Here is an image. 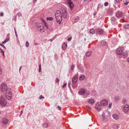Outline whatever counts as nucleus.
<instances>
[{
	"label": "nucleus",
	"mask_w": 129,
	"mask_h": 129,
	"mask_svg": "<svg viewBox=\"0 0 129 129\" xmlns=\"http://www.w3.org/2000/svg\"><path fill=\"white\" fill-rule=\"evenodd\" d=\"M78 73H76L73 77L72 80V81L73 84H76L77 79H78Z\"/></svg>",
	"instance_id": "39448f33"
},
{
	"label": "nucleus",
	"mask_w": 129,
	"mask_h": 129,
	"mask_svg": "<svg viewBox=\"0 0 129 129\" xmlns=\"http://www.w3.org/2000/svg\"><path fill=\"white\" fill-rule=\"evenodd\" d=\"M39 72H41V64L40 65H39Z\"/></svg>",
	"instance_id": "a19ab883"
},
{
	"label": "nucleus",
	"mask_w": 129,
	"mask_h": 129,
	"mask_svg": "<svg viewBox=\"0 0 129 129\" xmlns=\"http://www.w3.org/2000/svg\"><path fill=\"white\" fill-rule=\"evenodd\" d=\"M96 33L97 34L102 35L104 32V30L101 28H98L96 30Z\"/></svg>",
	"instance_id": "f8f14e48"
},
{
	"label": "nucleus",
	"mask_w": 129,
	"mask_h": 129,
	"mask_svg": "<svg viewBox=\"0 0 129 129\" xmlns=\"http://www.w3.org/2000/svg\"><path fill=\"white\" fill-rule=\"evenodd\" d=\"M122 54L123 55V58H126L127 56V53L126 52L123 53V54Z\"/></svg>",
	"instance_id": "4be33fe9"
},
{
	"label": "nucleus",
	"mask_w": 129,
	"mask_h": 129,
	"mask_svg": "<svg viewBox=\"0 0 129 129\" xmlns=\"http://www.w3.org/2000/svg\"><path fill=\"white\" fill-rule=\"evenodd\" d=\"M104 113H103V114L102 115V117L103 118H105V116L104 115Z\"/></svg>",
	"instance_id": "864d4df0"
},
{
	"label": "nucleus",
	"mask_w": 129,
	"mask_h": 129,
	"mask_svg": "<svg viewBox=\"0 0 129 129\" xmlns=\"http://www.w3.org/2000/svg\"><path fill=\"white\" fill-rule=\"evenodd\" d=\"M110 11V10H109L108 11V14H109V11Z\"/></svg>",
	"instance_id": "680f3d73"
},
{
	"label": "nucleus",
	"mask_w": 129,
	"mask_h": 129,
	"mask_svg": "<svg viewBox=\"0 0 129 129\" xmlns=\"http://www.w3.org/2000/svg\"><path fill=\"white\" fill-rule=\"evenodd\" d=\"M9 41V39L8 38H6L5 39V41L2 42V43L3 44H5L6 42H8Z\"/></svg>",
	"instance_id": "b1692460"
},
{
	"label": "nucleus",
	"mask_w": 129,
	"mask_h": 129,
	"mask_svg": "<svg viewBox=\"0 0 129 129\" xmlns=\"http://www.w3.org/2000/svg\"><path fill=\"white\" fill-rule=\"evenodd\" d=\"M66 85H67L66 83H65V84H64L62 86V88H63L65 86H66Z\"/></svg>",
	"instance_id": "49530a36"
},
{
	"label": "nucleus",
	"mask_w": 129,
	"mask_h": 129,
	"mask_svg": "<svg viewBox=\"0 0 129 129\" xmlns=\"http://www.w3.org/2000/svg\"><path fill=\"white\" fill-rule=\"evenodd\" d=\"M108 104V101L104 99L101 100L100 103H97L95 105V109L98 111H100L103 109V106L107 105Z\"/></svg>",
	"instance_id": "f257e3e1"
},
{
	"label": "nucleus",
	"mask_w": 129,
	"mask_h": 129,
	"mask_svg": "<svg viewBox=\"0 0 129 129\" xmlns=\"http://www.w3.org/2000/svg\"><path fill=\"white\" fill-rule=\"evenodd\" d=\"M114 7L115 8H116V6H114Z\"/></svg>",
	"instance_id": "774afa93"
},
{
	"label": "nucleus",
	"mask_w": 129,
	"mask_h": 129,
	"mask_svg": "<svg viewBox=\"0 0 129 129\" xmlns=\"http://www.w3.org/2000/svg\"><path fill=\"white\" fill-rule=\"evenodd\" d=\"M37 1V0H33V1L35 2H36Z\"/></svg>",
	"instance_id": "e2e57ef3"
},
{
	"label": "nucleus",
	"mask_w": 129,
	"mask_h": 129,
	"mask_svg": "<svg viewBox=\"0 0 129 129\" xmlns=\"http://www.w3.org/2000/svg\"><path fill=\"white\" fill-rule=\"evenodd\" d=\"M112 12L111 11V13H110V15H111V14H112Z\"/></svg>",
	"instance_id": "0e129e2a"
},
{
	"label": "nucleus",
	"mask_w": 129,
	"mask_h": 129,
	"mask_svg": "<svg viewBox=\"0 0 129 129\" xmlns=\"http://www.w3.org/2000/svg\"><path fill=\"white\" fill-rule=\"evenodd\" d=\"M90 32V33L93 34H94L95 33V30L93 29H91Z\"/></svg>",
	"instance_id": "393cba45"
},
{
	"label": "nucleus",
	"mask_w": 129,
	"mask_h": 129,
	"mask_svg": "<svg viewBox=\"0 0 129 129\" xmlns=\"http://www.w3.org/2000/svg\"><path fill=\"white\" fill-rule=\"evenodd\" d=\"M87 0H84V1H86Z\"/></svg>",
	"instance_id": "338daca9"
},
{
	"label": "nucleus",
	"mask_w": 129,
	"mask_h": 129,
	"mask_svg": "<svg viewBox=\"0 0 129 129\" xmlns=\"http://www.w3.org/2000/svg\"><path fill=\"white\" fill-rule=\"evenodd\" d=\"M74 67L75 66L74 64H72L71 67V70H73L74 69Z\"/></svg>",
	"instance_id": "7c9ffc66"
},
{
	"label": "nucleus",
	"mask_w": 129,
	"mask_h": 129,
	"mask_svg": "<svg viewBox=\"0 0 129 129\" xmlns=\"http://www.w3.org/2000/svg\"><path fill=\"white\" fill-rule=\"evenodd\" d=\"M68 86L69 87H70L71 82L70 81H69L68 83Z\"/></svg>",
	"instance_id": "c03bdc74"
},
{
	"label": "nucleus",
	"mask_w": 129,
	"mask_h": 129,
	"mask_svg": "<svg viewBox=\"0 0 129 129\" xmlns=\"http://www.w3.org/2000/svg\"><path fill=\"white\" fill-rule=\"evenodd\" d=\"M128 3H129L128 2H126L124 3L123 4H124V5H128Z\"/></svg>",
	"instance_id": "4c0bfd02"
},
{
	"label": "nucleus",
	"mask_w": 129,
	"mask_h": 129,
	"mask_svg": "<svg viewBox=\"0 0 129 129\" xmlns=\"http://www.w3.org/2000/svg\"><path fill=\"white\" fill-rule=\"evenodd\" d=\"M0 50L1 52L3 54V55H4V51L2 49L0 48Z\"/></svg>",
	"instance_id": "c9c22d12"
},
{
	"label": "nucleus",
	"mask_w": 129,
	"mask_h": 129,
	"mask_svg": "<svg viewBox=\"0 0 129 129\" xmlns=\"http://www.w3.org/2000/svg\"><path fill=\"white\" fill-rule=\"evenodd\" d=\"M59 81V79L58 78H57L56 79L55 81L57 82H58Z\"/></svg>",
	"instance_id": "ea45409f"
},
{
	"label": "nucleus",
	"mask_w": 129,
	"mask_h": 129,
	"mask_svg": "<svg viewBox=\"0 0 129 129\" xmlns=\"http://www.w3.org/2000/svg\"><path fill=\"white\" fill-rule=\"evenodd\" d=\"M43 126L44 128H47L48 126V124L47 123H45L43 124Z\"/></svg>",
	"instance_id": "a878e982"
},
{
	"label": "nucleus",
	"mask_w": 129,
	"mask_h": 129,
	"mask_svg": "<svg viewBox=\"0 0 129 129\" xmlns=\"http://www.w3.org/2000/svg\"><path fill=\"white\" fill-rule=\"evenodd\" d=\"M34 45H38V44L37 43H35L34 44Z\"/></svg>",
	"instance_id": "13d9d810"
},
{
	"label": "nucleus",
	"mask_w": 129,
	"mask_h": 129,
	"mask_svg": "<svg viewBox=\"0 0 129 129\" xmlns=\"http://www.w3.org/2000/svg\"><path fill=\"white\" fill-rule=\"evenodd\" d=\"M88 102L90 104H92L94 103V101L92 99L88 100Z\"/></svg>",
	"instance_id": "6ab92c4d"
},
{
	"label": "nucleus",
	"mask_w": 129,
	"mask_h": 129,
	"mask_svg": "<svg viewBox=\"0 0 129 129\" xmlns=\"http://www.w3.org/2000/svg\"><path fill=\"white\" fill-rule=\"evenodd\" d=\"M47 20L52 21L53 20V18L52 17H47Z\"/></svg>",
	"instance_id": "c85d7f7f"
},
{
	"label": "nucleus",
	"mask_w": 129,
	"mask_h": 129,
	"mask_svg": "<svg viewBox=\"0 0 129 129\" xmlns=\"http://www.w3.org/2000/svg\"><path fill=\"white\" fill-rule=\"evenodd\" d=\"M72 38V37H70L68 38V41H70L71 40Z\"/></svg>",
	"instance_id": "79ce46f5"
},
{
	"label": "nucleus",
	"mask_w": 129,
	"mask_h": 129,
	"mask_svg": "<svg viewBox=\"0 0 129 129\" xmlns=\"http://www.w3.org/2000/svg\"><path fill=\"white\" fill-rule=\"evenodd\" d=\"M60 16L57 17H56V20L57 23H58L59 24H60L61 21L62 20V18L61 16L60 15Z\"/></svg>",
	"instance_id": "ddd939ff"
},
{
	"label": "nucleus",
	"mask_w": 129,
	"mask_h": 129,
	"mask_svg": "<svg viewBox=\"0 0 129 129\" xmlns=\"http://www.w3.org/2000/svg\"><path fill=\"white\" fill-rule=\"evenodd\" d=\"M60 14L62 15L64 18H66L67 17V11L65 9H62L60 11Z\"/></svg>",
	"instance_id": "20e7f679"
},
{
	"label": "nucleus",
	"mask_w": 129,
	"mask_h": 129,
	"mask_svg": "<svg viewBox=\"0 0 129 129\" xmlns=\"http://www.w3.org/2000/svg\"><path fill=\"white\" fill-rule=\"evenodd\" d=\"M41 24H39V27L38 28V29L39 30H41L43 29L44 28V26L42 25H41Z\"/></svg>",
	"instance_id": "dca6fc26"
},
{
	"label": "nucleus",
	"mask_w": 129,
	"mask_h": 129,
	"mask_svg": "<svg viewBox=\"0 0 129 129\" xmlns=\"http://www.w3.org/2000/svg\"><path fill=\"white\" fill-rule=\"evenodd\" d=\"M3 16V14L2 13H1L0 14V16Z\"/></svg>",
	"instance_id": "8fccbe9b"
},
{
	"label": "nucleus",
	"mask_w": 129,
	"mask_h": 129,
	"mask_svg": "<svg viewBox=\"0 0 129 129\" xmlns=\"http://www.w3.org/2000/svg\"><path fill=\"white\" fill-rule=\"evenodd\" d=\"M116 51L117 54L118 55H122V50L121 48H118L116 50Z\"/></svg>",
	"instance_id": "6e6552de"
},
{
	"label": "nucleus",
	"mask_w": 129,
	"mask_h": 129,
	"mask_svg": "<svg viewBox=\"0 0 129 129\" xmlns=\"http://www.w3.org/2000/svg\"><path fill=\"white\" fill-rule=\"evenodd\" d=\"M67 45L66 43H64L62 45V49L63 50H65L67 48Z\"/></svg>",
	"instance_id": "a211bd4d"
},
{
	"label": "nucleus",
	"mask_w": 129,
	"mask_h": 129,
	"mask_svg": "<svg viewBox=\"0 0 129 129\" xmlns=\"http://www.w3.org/2000/svg\"><path fill=\"white\" fill-rule=\"evenodd\" d=\"M15 35L16 37H17L18 36L17 35V32L16 30H15Z\"/></svg>",
	"instance_id": "6e6d98bb"
},
{
	"label": "nucleus",
	"mask_w": 129,
	"mask_h": 129,
	"mask_svg": "<svg viewBox=\"0 0 129 129\" xmlns=\"http://www.w3.org/2000/svg\"><path fill=\"white\" fill-rule=\"evenodd\" d=\"M76 20L77 19L78 20L79 19V17L78 16H77L76 17V18L75 19Z\"/></svg>",
	"instance_id": "3c124183"
},
{
	"label": "nucleus",
	"mask_w": 129,
	"mask_h": 129,
	"mask_svg": "<svg viewBox=\"0 0 129 129\" xmlns=\"http://www.w3.org/2000/svg\"><path fill=\"white\" fill-rule=\"evenodd\" d=\"M72 86L75 89L77 87V85L76 84H73V85H72Z\"/></svg>",
	"instance_id": "c756f323"
},
{
	"label": "nucleus",
	"mask_w": 129,
	"mask_h": 129,
	"mask_svg": "<svg viewBox=\"0 0 129 129\" xmlns=\"http://www.w3.org/2000/svg\"><path fill=\"white\" fill-rule=\"evenodd\" d=\"M112 103L111 102L110 103L109 105V108H110L112 105Z\"/></svg>",
	"instance_id": "f704fd0d"
},
{
	"label": "nucleus",
	"mask_w": 129,
	"mask_h": 129,
	"mask_svg": "<svg viewBox=\"0 0 129 129\" xmlns=\"http://www.w3.org/2000/svg\"><path fill=\"white\" fill-rule=\"evenodd\" d=\"M44 98V97L43 96H42V95H41L40 97V99H43Z\"/></svg>",
	"instance_id": "a18cd8bd"
},
{
	"label": "nucleus",
	"mask_w": 129,
	"mask_h": 129,
	"mask_svg": "<svg viewBox=\"0 0 129 129\" xmlns=\"http://www.w3.org/2000/svg\"><path fill=\"white\" fill-rule=\"evenodd\" d=\"M18 15L19 16H20L22 15L20 13H18Z\"/></svg>",
	"instance_id": "37998d69"
},
{
	"label": "nucleus",
	"mask_w": 129,
	"mask_h": 129,
	"mask_svg": "<svg viewBox=\"0 0 129 129\" xmlns=\"http://www.w3.org/2000/svg\"><path fill=\"white\" fill-rule=\"evenodd\" d=\"M123 27L125 29L129 28V24H124L123 25Z\"/></svg>",
	"instance_id": "412c9836"
},
{
	"label": "nucleus",
	"mask_w": 129,
	"mask_h": 129,
	"mask_svg": "<svg viewBox=\"0 0 129 129\" xmlns=\"http://www.w3.org/2000/svg\"><path fill=\"white\" fill-rule=\"evenodd\" d=\"M84 76L83 75H82L80 76V77H79V79L80 80H82L83 79H84Z\"/></svg>",
	"instance_id": "bb28decb"
},
{
	"label": "nucleus",
	"mask_w": 129,
	"mask_h": 129,
	"mask_svg": "<svg viewBox=\"0 0 129 129\" xmlns=\"http://www.w3.org/2000/svg\"><path fill=\"white\" fill-rule=\"evenodd\" d=\"M9 122V120L5 118H3L2 119V122L4 125L8 124Z\"/></svg>",
	"instance_id": "9d476101"
},
{
	"label": "nucleus",
	"mask_w": 129,
	"mask_h": 129,
	"mask_svg": "<svg viewBox=\"0 0 129 129\" xmlns=\"http://www.w3.org/2000/svg\"><path fill=\"white\" fill-rule=\"evenodd\" d=\"M111 20L112 21H115L116 20V19L114 17H112L111 18Z\"/></svg>",
	"instance_id": "2f4dec72"
},
{
	"label": "nucleus",
	"mask_w": 129,
	"mask_h": 129,
	"mask_svg": "<svg viewBox=\"0 0 129 129\" xmlns=\"http://www.w3.org/2000/svg\"><path fill=\"white\" fill-rule=\"evenodd\" d=\"M123 15V13L121 12H116V16L117 17H121Z\"/></svg>",
	"instance_id": "2eb2a0df"
},
{
	"label": "nucleus",
	"mask_w": 129,
	"mask_h": 129,
	"mask_svg": "<svg viewBox=\"0 0 129 129\" xmlns=\"http://www.w3.org/2000/svg\"><path fill=\"white\" fill-rule=\"evenodd\" d=\"M108 3L107 2H105L104 4V6H107L108 5Z\"/></svg>",
	"instance_id": "e433bc0d"
},
{
	"label": "nucleus",
	"mask_w": 129,
	"mask_h": 129,
	"mask_svg": "<svg viewBox=\"0 0 129 129\" xmlns=\"http://www.w3.org/2000/svg\"><path fill=\"white\" fill-rule=\"evenodd\" d=\"M23 111H21L20 114V115H21L22 114V113H23Z\"/></svg>",
	"instance_id": "4d7b16f0"
},
{
	"label": "nucleus",
	"mask_w": 129,
	"mask_h": 129,
	"mask_svg": "<svg viewBox=\"0 0 129 129\" xmlns=\"http://www.w3.org/2000/svg\"><path fill=\"white\" fill-rule=\"evenodd\" d=\"M11 92L10 91V92H6V98L9 100H11L12 98Z\"/></svg>",
	"instance_id": "0eeeda50"
},
{
	"label": "nucleus",
	"mask_w": 129,
	"mask_h": 129,
	"mask_svg": "<svg viewBox=\"0 0 129 129\" xmlns=\"http://www.w3.org/2000/svg\"><path fill=\"white\" fill-rule=\"evenodd\" d=\"M113 117L115 119H118L119 118L118 116L116 114H114L113 115Z\"/></svg>",
	"instance_id": "f3484780"
},
{
	"label": "nucleus",
	"mask_w": 129,
	"mask_h": 129,
	"mask_svg": "<svg viewBox=\"0 0 129 129\" xmlns=\"http://www.w3.org/2000/svg\"><path fill=\"white\" fill-rule=\"evenodd\" d=\"M86 92V90L83 88H81L78 92V93L80 95H84Z\"/></svg>",
	"instance_id": "423d86ee"
},
{
	"label": "nucleus",
	"mask_w": 129,
	"mask_h": 129,
	"mask_svg": "<svg viewBox=\"0 0 129 129\" xmlns=\"http://www.w3.org/2000/svg\"><path fill=\"white\" fill-rule=\"evenodd\" d=\"M57 108L59 109V110H61V107H60L59 106H58L57 107Z\"/></svg>",
	"instance_id": "603ef678"
},
{
	"label": "nucleus",
	"mask_w": 129,
	"mask_h": 129,
	"mask_svg": "<svg viewBox=\"0 0 129 129\" xmlns=\"http://www.w3.org/2000/svg\"><path fill=\"white\" fill-rule=\"evenodd\" d=\"M45 26L46 27V28L47 29H48V26L47 25L45 24Z\"/></svg>",
	"instance_id": "5fc2aeb1"
},
{
	"label": "nucleus",
	"mask_w": 129,
	"mask_h": 129,
	"mask_svg": "<svg viewBox=\"0 0 129 129\" xmlns=\"http://www.w3.org/2000/svg\"><path fill=\"white\" fill-rule=\"evenodd\" d=\"M68 3L69 4L70 7L71 9L72 10L74 7V5L72 2H71V0H67Z\"/></svg>",
	"instance_id": "9b49d317"
},
{
	"label": "nucleus",
	"mask_w": 129,
	"mask_h": 129,
	"mask_svg": "<svg viewBox=\"0 0 129 129\" xmlns=\"http://www.w3.org/2000/svg\"><path fill=\"white\" fill-rule=\"evenodd\" d=\"M25 45L26 47H28L29 46V43L28 41H26V42Z\"/></svg>",
	"instance_id": "473e14b6"
},
{
	"label": "nucleus",
	"mask_w": 129,
	"mask_h": 129,
	"mask_svg": "<svg viewBox=\"0 0 129 129\" xmlns=\"http://www.w3.org/2000/svg\"><path fill=\"white\" fill-rule=\"evenodd\" d=\"M1 90L3 92L5 91V93L8 92H10V89L9 88H8L7 84L5 83H2L1 86Z\"/></svg>",
	"instance_id": "f03ea898"
},
{
	"label": "nucleus",
	"mask_w": 129,
	"mask_h": 129,
	"mask_svg": "<svg viewBox=\"0 0 129 129\" xmlns=\"http://www.w3.org/2000/svg\"><path fill=\"white\" fill-rule=\"evenodd\" d=\"M7 104L6 100L4 97L1 96L0 98V104L2 106H5Z\"/></svg>",
	"instance_id": "7ed1b4c3"
},
{
	"label": "nucleus",
	"mask_w": 129,
	"mask_h": 129,
	"mask_svg": "<svg viewBox=\"0 0 129 129\" xmlns=\"http://www.w3.org/2000/svg\"><path fill=\"white\" fill-rule=\"evenodd\" d=\"M1 46L3 47H4L5 49H6V48L5 47L3 44H2L1 45Z\"/></svg>",
	"instance_id": "de8ad7c7"
},
{
	"label": "nucleus",
	"mask_w": 129,
	"mask_h": 129,
	"mask_svg": "<svg viewBox=\"0 0 129 129\" xmlns=\"http://www.w3.org/2000/svg\"><path fill=\"white\" fill-rule=\"evenodd\" d=\"M101 43L102 44L104 45H106V42L104 41H102L101 42Z\"/></svg>",
	"instance_id": "cd10ccee"
},
{
	"label": "nucleus",
	"mask_w": 129,
	"mask_h": 129,
	"mask_svg": "<svg viewBox=\"0 0 129 129\" xmlns=\"http://www.w3.org/2000/svg\"><path fill=\"white\" fill-rule=\"evenodd\" d=\"M22 66H21L20 67V68H19V71H20L21 70V68H22Z\"/></svg>",
	"instance_id": "bf43d9fd"
},
{
	"label": "nucleus",
	"mask_w": 129,
	"mask_h": 129,
	"mask_svg": "<svg viewBox=\"0 0 129 129\" xmlns=\"http://www.w3.org/2000/svg\"><path fill=\"white\" fill-rule=\"evenodd\" d=\"M14 29L15 30H15H16L15 28H14Z\"/></svg>",
	"instance_id": "69168bd1"
},
{
	"label": "nucleus",
	"mask_w": 129,
	"mask_h": 129,
	"mask_svg": "<svg viewBox=\"0 0 129 129\" xmlns=\"http://www.w3.org/2000/svg\"><path fill=\"white\" fill-rule=\"evenodd\" d=\"M60 15L62 17L63 16L60 14V12L59 10H57L55 14V17H57L60 16Z\"/></svg>",
	"instance_id": "4468645a"
},
{
	"label": "nucleus",
	"mask_w": 129,
	"mask_h": 129,
	"mask_svg": "<svg viewBox=\"0 0 129 129\" xmlns=\"http://www.w3.org/2000/svg\"><path fill=\"white\" fill-rule=\"evenodd\" d=\"M116 2L117 3H120V1L119 0H115Z\"/></svg>",
	"instance_id": "09e8293b"
},
{
	"label": "nucleus",
	"mask_w": 129,
	"mask_h": 129,
	"mask_svg": "<svg viewBox=\"0 0 129 129\" xmlns=\"http://www.w3.org/2000/svg\"><path fill=\"white\" fill-rule=\"evenodd\" d=\"M92 53L91 51H89L87 52L86 54V56L87 57L89 56Z\"/></svg>",
	"instance_id": "5701e85b"
},
{
	"label": "nucleus",
	"mask_w": 129,
	"mask_h": 129,
	"mask_svg": "<svg viewBox=\"0 0 129 129\" xmlns=\"http://www.w3.org/2000/svg\"><path fill=\"white\" fill-rule=\"evenodd\" d=\"M126 102V100L124 99L122 101V103L123 104H125Z\"/></svg>",
	"instance_id": "72a5a7b5"
},
{
	"label": "nucleus",
	"mask_w": 129,
	"mask_h": 129,
	"mask_svg": "<svg viewBox=\"0 0 129 129\" xmlns=\"http://www.w3.org/2000/svg\"><path fill=\"white\" fill-rule=\"evenodd\" d=\"M129 109V106L127 104L125 105L123 107V111L124 112H128Z\"/></svg>",
	"instance_id": "1a4fd4ad"
},
{
	"label": "nucleus",
	"mask_w": 129,
	"mask_h": 129,
	"mask_svg": "<svg viewBox=\"0 0 129 129\" xmlns=\"http://www.w3.org/2000/svg\"><path fill=\"white\" fill-rule=\"evenodd\" d=\"M119 99L120 97L118 95L115 96L114 98V100L116 102H117L119 100Z\"/></svg>",
	"instance_id": "aec40b11"
},
{
	"label": "nucleus",
	"mask_w": 129,
	"mask_h": 129,
	"mask_svg": "<svg viewBox=\"0 0 129 129\" xmlns=\"http://www.w3.org/2000/svg\"><path fill=\"white\" fill-rule=\"evenodd\" d=\"M86 107L88 109H89L90 110L91 109V108L88 106L86 105Z\"/></svg>",
	"instance_id": "58836bf2"
},
{
	"label": "nucleus",
	"mask_w": 129,
	"mask_h": 129,
	"mask_svg": "<svg viewBox=\"0 0 129 129\" xmlns=\"http://www.w3.org/2000/svg\"><path fill=\"white\" fill-rule=\"evenodd\" d=\"M127 60L128 61V62L129 63V58H127Z\"/></svg>",
	"instance_id": "052dcab7"
}]
</instances>
